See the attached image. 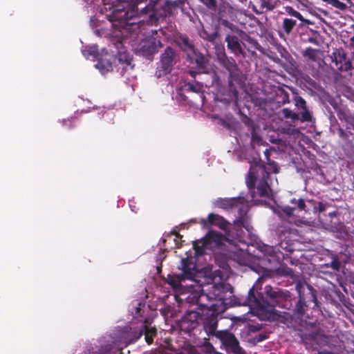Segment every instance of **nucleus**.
Masks as SVG:
<instances>
[{
    "label": "nucleus",
    "instance_id": "26",
    "mask_svg": "<svg viewBox=\"0 0 354 354\" xmlns=\"http://www.w3.org/2000/svg\"><path fill=\"white\" fill-rule=\"evenodd\" d=\"M319 50L312 47H308L305 49V50L302 53V55L304 57L308 58V60L316 62L317 59V54Z\"/></svg>",
    "mask_w": 354,
    "mask_h": 354
},
{
    "label": "nucleus",
    "instance_id": "42",
    "mask_svg": "<svg viewBox=\"0 0 354 354\" xmlns=\"http://www.w3.org/2000/svg\"><path fill=\"white\" fill-rule=\"evenodd\" d=\"M273 149V147H270V149H266L263 153H264V156H265V158H266V160L267 161V164L269 163L270 161H272L271 159H270V154H271V150Z\"/></svg>",
    "mask_w": 354,
    "mask_h": 354
},
{
    "label": "nucleus",
    "instance_id": "10",
    "mask_svg": "<svg viewBox=\"0 0 354 354\" xmlns=\"http://www.w3.org/2000/svg\"><path fill=\"white\" fill-rule=\"evenodd\" d=\"M177 52L170 46L167 47L160 56V69L159 76L171 73L177 62Z\"/></svg>",
    "mask_w": 354,
    "mask_h": 354
},
{
    "label": "nucleus",
    "instance_id": "34",
    "mask_svg": "<svg viewBox=\"0 0 354 354\" xmlns=\"http://www.w3.org/2000/svg\"><path fill=\"white\" fill-rule=\"evenodd\" d=\"M260 8L266 11H272L275 8V6L270 0H260Z\"/></svg>",
    "mask_w": 354,
    "mask_h": 354
},
{
    "label": "nucleus",
    "instance_id": "55",
    "mask_svg": "<svg viewBox=\"0 0 354 354\" xmlns=\"http://www.w3.org/2000/svg\"><path fill=\"white\" fill-rule=\"evenodd\" d=\"M119 354H122V352H120Z\"/></svg>",
    "mask_w": 354,
    "mask_h": 354
},
{
    "label": "nucleus",
    "instance_id": "23",
    "mask_svg": "<svg viewBox=\"0 0 354 354\" xmlns=\"http://www.w3.org/2000/svg\"><path fill=\"white\" fill-rule=\"evenodd\" d=\"M296 26V20L290 18H284L283 19L281 29L286 34V35H290Z\"/></svg>",
    "mask_w": 354,
    "mask_h": 354
},
{
    "label": "nucleus",
    "instance_id": "18",
    "mask_svg": "<svg viewBox=\"0 0 354 354\" xmlns=\"http://www.w3.org/2000/svg\"><path fill=\"white\" fill-rule=\"evenodd\" d=\"M336 113L339 120L344 121L354 130V113L346 107H339L336 109Z\"/></svg>",
    "mask_w": 354,
    "mask_h": 354
},
{
    "label": "nucleus",
    "instance_id": "11",
    "mask_svg": "<svg viewBox=\"0 0 354 354\" xmlns=\"http://www.w3.org/2000/svg\"><path fill=\"white\" fill-rule=\"evenodd\" d=\"M331 59L336 68L342 72L348 71L353 68L351 61L347 59V54L342 48H336L333 52Z\"/></svg>",
    "mask_w": 354,
    "mask_h": 354
},
{
    "label": "nucleus",
    "instance_id": "46",
    "mask_svg": "<svg viewBox=\"0 0 354 354\" xmlns=\"http://www.w3.org/2000/svg\"><path fill=\"white\" fill-rule=\"evenodd\" d=\"M318 209L319 212H323L325 210V205L322 203L319 202L318 203Z\"/></svg>",
    "mask_w": 354,
    "mask_h": 354
},
{
    "label": "nucleus",
    "instance_id": "21",
    "mask_svg": "<svg viewBox=\"0 0 354 354\" xmlns=\"http://www.w3.org/2000/svg\"><path fill=\"white\" fill-rule=\"evenodd\" d=\"M178 43L179 46L185 52H193L196 49L192 42L185 35H181L179 36Z\"/></svg>",
    "mask_w": 354,
    "mask_h": 354
},
{
    "label": "nucleus",
    "instance_id": "22",
    "mask_svg": "<svg viewBox=\"0 0 354 354\" xmlns=\"http://www.w3.org/2000/svg\"><path fill=\"white\" fill-rule=\"evenodd\" d=\"M193 248L195 250L196 255H202L205 253V249L209 248V245L203 237L201 240H197L193 242Z\"/></svg>",
    "mask_w": 354,
    "mask_h": 354
},
{
    "label": "nucleus",
    "instance_id": "33",
    "mask_svg": "<svg viewBox=\"0 0 354 354\" xmlns=\"http://www.w3.org/2000/svg\"><path fill=\"white\" fill-rule=\"evenodd\" d=\"M300 332L299 334L301 338V340L304 343L306 344L308 341H310L315 339V334L314 333H304L301 329H298Z\"/></svg>",
    "mask_w": 354,
    "mask_h": 354
},
{
    "label": "nucleus",
    "instance_id": "20",
    "mask_svg": "<svg viewBox=\"0 0 354 354\" xmlns=\"http://www.w3.org/2000/svg\"><path fill=\"white\" fill-rule=\"evenodd\" d=\"M187 92L194 93L199 95L202 102L203 103L205 96L203 91V86L198 82H187L184 85V88Z\"/></svg>",
    "mask_w": 354,
    "mask_h": 354
},
{
    "label": "nucleus",
    "instance_id": "2",
    "mask_svg": "<svg viewBox=\"0 0 354 354\" xmlns=\"http://www.w3.org/2000/svg\"><path fill=\"white\" fill-rule=\"evenodd\" d=\"M188 302L207 308L203 319V329L207 335H216L218 317L229 307L236 305L232 286L229 283L207 286L201 292L191 293Z\"/></svg>",
    "mask_w": 354,
    "mask_h": 354
},
{
    "label": "nucleus",
    "instance_id": "31",
    "mask_svg": "<svg viewBox=\"0 0 354 354\" xmlns=\"http://www.w3.org/2000/svg\"><path fill=\"white\" fill-rule=\"evenodd\" d=\"M277 95L280 99L279 102L283 104L290 103L289 93L283 88L279 89Z\"/></svg>",
    "mask_w": 354,
    "mask_h": 354
},
{
    "label": "nucleus",
    "instance_id": "44",
    "mask_svg": "<svg viewBox=\"0 0 354 354\" xmlns=\"http://www.w3.org/2000/svg\"><path fill=\"white\" fill-rule=\"evenodd\" d=\"M295 209V207H286L283 209V212L286 214L288 216H291L293 214L294 210Z\"/></svg>",
    "mask_w": 354,
    "mask_h": 354
},
{
    "label": "nucleus",
    "instance_id": "9",
    "mask_svg": "<svg viewBox=\"0 0 354 354\" xmlns=\"http://www.w3.org/2000/svg\"><path fill=\"white\" fill-rule=\"evenodd\" d=\"M201 313L194 310H188L184 315L178 322V326L181 331L187 333L189 335H195L194 330L199 326V319H201Z\"/></svg>",
    "mask_w": 354,
    "mask_h": 354
},
{
    "label": "nucleus",
    "instance_id": "49",
    "mask_svg": "<svg viewBox=\"0 0 354 354\" xmlns=\"http://www.w3.org/2000/svg\"><path fill=\"white\" fill-rule=\"evenodd\" d=\"M250 330H251L252 331H253V332H254V331H256V330H259V328H258L257 326H253V325H252V326H250Z\"/></svg>",
    "mask_w": 354,
    "mask_h": 354
},
{
    "label": "nucleus",
    "instance_id": "24",
    "mask_svg": "<svg viewBox=\"0 0 354 354\" xmlns=\"http://www.w3.org/2000/svg\"><path fill=\"white\" fill-rule=\"evenodd\" d=\"M239 36L245 40L246 42H248L249 44H250L254 49L259 50L261 47L259 44L258 43L257 40L252 37H250L249 35L245 33L244 31L239 30Z\"/></svg>",
    "mask_w": 354,
    "mask_h": 354
},
{
    "label": "nucleus",
    "instance_id": "17",
    "mask_svg": "<svg viewBox=\"0 0 354 354\" xmlns=\"http://www.w3.org/2000/svg\"><path fill=\"white\" fill-rule=\"evenodd\" d=\"M140 50L147 58H150L157 52V44L155 39H149L142 41Z\"/></svg>",
    "mask_w": 354,
    "mask_h": 354
},
{
    "label": "nucleus",
    "instance_id": "15",
    "mask_svg": "<svg viewBox=\"0 0 354 354\" xmlns=\"http://www.w3.org/2000/svg\"><path fill=\"white\" fill-rule=\"evenodd\" d=\"M143 335H145V341L149 345L153 343V337L157 335L156 328L149 326V322L147 319H145L144 324L138 333L136 339H140Z\"/></svg>",
    "mask_w": 354,
    "mask_h": 354
},
{
    "label": "nucleus",
    "instance_id": "41",
    "mask_svg": "<svg viewBox=\"0 0 354 354\" xmlns=\"http://www.w3.org/2000/svg\"><path fill=\"white\" fill-rule=\"evenodd\" d=\"M203 34L205 36H202V37L203 39H207V41H209L210 42L214 41V40L216 39L217 35H218L216 32L212 33V34H208L207 32H204Z\"/></svg>",
    "mask_w": 354,
    "mask_h": 354
},
{
    "label": "nucleus",
    "instance_id": "27",
    "mask_svg": "<svg viewBox=\"0 0 354 354\" xmlns=\"http://www.w3.org/2000/svg\"><path fill=\"white\" fill-rule=\"evenodd\" d=\"M285 9V12L292 16V17H294L297 19H298L299 20H300L302 23L301 24V25L303 24V23H307L308 21L306 20L304 17L302 16V15L298 12L297 10H295L291 6H286L284 8Z\"/></svg>",
    "mask_w": 354,
    "mask_h": 354
},
{
    "label": "nucleus",
    "instance_id": "43",
    "mask_svg": "<svg viewBox=\"0 0 354 354\" xmlns=\"http://www.w3.org/2000/svg\"><path fill=\"white\" fill-rule=\"evenodd\" d=\"M330 267L334 270H339V269L340 268V263H339V261L337 259L332 261V262L330 263Z\"/></svg>",
    "mask_w": 354,
    "mask_h": 354
},
{
    "label": "nucleus",
    "instance_id": "45",
    "mask_svg": "<svg viewBox=\"0 0 354 354\" xmlns=\"http://www.w3.org/2000/svg\"><path fill=\"white\" fill-rule=\"evenodd\" d=\"M74 121H75V119H73V120H64V123L66 126L68 127V129H71V128H73L75 127V124H73L74 123Z\"/></svg>",
    "mask_w": 354,
    "mask_h": 354
},
{
    "label": "nucleus",
    "instance_id": "40",
    "mask_svg": "<svg viewBox=\"0 0 354 354\" xmlns=\"http://www.w3.org/2000/svg\"><path fill=\"white\" fill-rule=\"evenodd\" d=\"M268 165L269 166L268 169L272 171V172L274 174H277L279 172V167L275 161H270L269 163H268Z\"/></svg>",
    "mask_w": 354,
    "mask_h": 354
},
{
    "label": "nucleus",
    "instance_id": "35",
    "mask_svg": "<svg viewBox=\"0 0 354 354\" xmlns=\"http://www.w3.org/2000/svg\"><path fill=\"white\" fill-rule=\"evenodd\" d=\"M290 203L292 204L295 205V209L297 208L301 211L304 210V211L306 212V203H305V201L304 199L299 198V199L297 200L295 198H292V199H291Z\"/></svg>",
    "mask_w": 354,
    "mask_h": 354
},
{
    "label": "nucleus",
    "instance_id": "36",
    "mask_svg": "<svg viewBox=\"0 0 354 354\" xmlns=\"http://www.w3.org/2000/svg\"><path fill=\"white\" fill-rule=\"evenodd\" d=\"M294 102L296 106L301 109L307 108L306 100L301 96L297 95L294 97Z\"/></svg>",
    "mask_w": 354,
    "mask_h": 354
},
{
    "label": "nucleus",
    "instance_id": "29",
    "mask_svg": "<svg viewBox=\"0 0 354 354\" xmlns=\"http://www.w3.org/2000/svg\"><path fill=\"white\" fill-rule=\"evenodd\" d=\"M337 134L340 138L342 140L347 141L349 140L350 138L354 139V134L349 130H345L342 127H339L337 129Z\"/></svg>",
    "mask_w": 354,
    "mask_h": 354
},
{
    "label": "nucleus",
    "instance_id": "52",
    "mask_svg": "<svg viewBox=\"0 0 354 354\" xmlns=\"http://www.w3.org/2000/svg\"><path fill=\"white\" fill-rule=\"evenodd\" d=\"M290 272H292L291 269H288V270L286 272L285 275H288V274H290Z\"/></svg>",
    "mask_w": 354,
    "mask_h": 354
},
{
    "label": "nucleus",
    "instance_id": "13",
    "mask_svg": "<svg viewBox=\"0 0 354 354\" xmlns=\"http://www.w3.org/2000/svg\"><path fill=\"white\" fill-rule=\"evenodd\" d=\"M220 338L227 351L232 352L234 354H240L241 347L239 342L233 334L223 332L221 334Z\"/></svg>",
    "mask_w": 354,
    "mask_h": 354
},
{
    "label": "nucleus",
    "instance_id": "38",
    "mask_svg": "<svg viewBox=\"0 0 354 354\" xmlns=\"http://www.w3.org/2000/svg\"><path fill=\"white\" fill-rule=\"evenodd\" d=\"M268 338V334H266L265 333H259V334L255 335L254 337H252V342L254 344H257V343L262 342Z\"/></svg>",
    "mask_w": 354,
    "mask_h": 354
},
{
    "label": "nucleus",
    "instance_id": "5",
    "mask_svg": "<svg viewBox=\"0 0 354 354\" xmlns=\"http://www.w3.org/2000/svg\"><path fill=\"white\" fill-rule=\"evenodd\" d=\"M218 64L225 68L229 73L227 82L226 86V95L230 100L238 101L239 88H241L244 84V77L242 72L239 69L233 57H228L223 53L218 56Z\"/></svg>",
    "mask_w": 354,
    "mask_h": 354
},
{
    "label": "nucleus",
    "instance_id": "8",
    "mask_svg": "<svg viewBox=\"0 0 354 354\" xmlns=\"http://www.w3.org/2000/svg\"><path fill=\"white\" fill-rule=\"evenodd\" d=\"M179 269L182 270L180 274L168 276L167 283L174 289H178L181 286V281L189 279L192 280L196 277L197 270L195 263L188 258L183 259Z\"/></svg>",
    "mask_w": 354,
    "mask_h": 354
},
{
    "label": "nucleus",
    "instance_id": "6",
    "mask_svg": "<svg viewBox=\"0 0 354 354\" xmlns=\"http://www.w3.org/2000/svg\"><path fill=\"white\" fill-rule=\"evenodd\" d=\"M180 0H150L149 3L140 8V15H145L147 24L157 25L160 19H163L172 13V10L179 6Z\"/></svg>",
    "mask_w": 354,
    "mask_h": 354
},
{
    "label": "nucleus",
    "instance_id": "30",
    "mask_svg": "<svg viewBox=\"0 0 354 354\" xmlns=\"http://www.w3.org/2000/svg\"><path fill=\"white\" fill-rule=\"evenodd\" d=\"M283 116L286 119H291L292 121L299 120V115L294 113L292 110L288 108H284L281 111Z\"/></svg>",
    "mask_w": 354,
    "mask_h": 354
},
{
    "label": "nucleus",
    "instance_id": "50",
    "mask_svg": "<svg viewBox=\"0 0 354 354\" xmlns=\"http://www.w3.org/2000/svg\"><path fill=\"white\" fill-rule=\"evenodd\" d=\"M189 74H190V75H191L192 77H194H194H195V76H196V73L195 71H189Z\"/></svg>",
    "mask_w": 354,
    "mask_h": 354
},
{
    "label": "nucleus",
    "instance_id": "14",
    "mask_svg": "<svg viewBox=\"0 0 354 354\" xmlns=\"http://www.w3.org/2000/svg\"><path fill=\"white\" fill-rule=\"evenodd\" d=\"M225 41L227 43V49L234 55H243L241 42L239 37L234 35L227 34L225 36Z\"/></svg>",
    "mask_w": 354,
    "mask_h": 354
},
{
    "label": "nucleus",
    "instance_id": "19",
    "mask_svg": "<svg viewBox=\"0 0 354 354\" xmlns=\"http://www.w3.org/2000/svg\"><path fill=\"white\" fill-rule=\"evenodd\" d=\"M192 53L193 54L192 57H191V56L188 55V57H190V59H192V62H194L196 64L197 68L198 69L205 70L208 64V60L202 53H201L196 49H195Z\"/></svg>",
    "mask_w": 354,
    "mask_h": 354
},
{
    "label": "nucleus",
    "instance_id": "47",
    "mask_svg": "<svg viewBox=\"0 0 354 354\" xmlns=\"http://www.w3.org/2000/svg\"><path fill=\"white\" fill-rule=\"evenodd\" d=\"M171 233V234L176 236V237H177V238H181L182 237V236L179 234V232H178L176 230H173Z\"/></svg>",
    "mask_w": 354,
    "mask_h": 354
},
{
    "label": "nucleus",
    "instance_id": "7",
    "mask_svg": "<svg viewBox=\"0 0 354 354\" xmlns=\"http://www.w3.org/2000/svg\"><path fill=\"white\" fill-rule=\"evenodd\" d=\"M245 203L246 200L243 196L230 198H218L215 201L216 207L225 209L241 205V207L239 208V217L234 221V228L236 231V235L238 236H241V234L243 232L242 228L250 231V217L247 214L248 207L245 205Z\"/></svg>",
    "mask_w": 354,
    "mask_h": 354
},
{
    "label": "nucleus",
    "instance_id": "28",
    "mask_svg": "<svg viewBox=\"0 0 354 354\" xmlns=\"http://www.w3.org/2000/svg\"><path fill=\"white\" fill-rule=\"evenodd\" d=\"M329 227L332 232H338L339 234L346 233V226L342 222H330Z\"/></svg>",
    "mask_w": 354,
    "mask_h": 354
},
{
    "label": "nucleus",
    "instance_id": "39",
    "mask_svg": "<svg viewBox=\"0 0 354 354\" xmlns=\"http://www.w3.org/2000/svg\"><path fill=\"white\" fill-rule=\"evenodd\" d=\"M330 4L341 10H345L347 8L345 3L339 1V0H330Z\"/></svg>",
    "mask_w": 354,
    "mask_h": 354
},
{
    "label": "nucleus",
    "instance_id": "4",
    "mask_svg": "<svg viewBox=\"0 0 354 354\" xmlns=\"http://www.w3.org/2000/svg\"><path fill=\"white\" fill-rule=\"evenodd\" d=\"M250 165L245 183L251 194V198L253 199L256 196L255 188L257 189L259 196L268 197L271 191L268 181L270 174L265 162L261 159L253 158L250 162Z\"/></svg>",
    "mask_w": 354,
    "mask_h": 354
},
{
    "label": "nucleus",
    "instance_id": "16",
    "mask_svg": "<svg viewBox=\"0 0 354 354\" xmlns=\"http://www.w3.org/2000/svg\"><path fill=\"white\" fill-rule=\"evenodd\" d=\"M209 247H218L223 244L225 236L220 232L209 231L204 236Z\"/></svg>",
    "mask_w": 354,
    "mask_h": 354
},
{
    "label": "nucleus",
    "instance_id": "32",
    "mask_svg": "<svg viewBox=\"0 0 354 354\" xmlns=\"http://www.w3.org/2000/svg\"><path fill=\"white\" fill-rule=\"evenodd\" d=\"M301 110L302 111L300 112V117L299 116V120L301 122H311L313 116L308 107Z\"/></svg>",
    "mask_w": 354,
    "mask_h": 354
},
{
    "label": "nucleus",
    "instance_id": "48",
    "mask_svg": "<svg viewBox=\"0 0 354 354\" xmlns=\"http://www.w3.org/2000/svg\"><path fill=\"white\" fill-rule=\"evenodd\" d=\"M337 214H338V213L337 212H335V211H333V212H330L328 214L329 216L331 217V218L335 217Z\"/></svg>",
    "mask_w": 354,
    "mask_h": 354
},
{
    "label": "nucleus",
    "instance_id": "51",
    "mask_svg": "<svg viewBox=\"0 0 354 354\" xmlns=\"http://www.w3.org/2000/svg\"><path fill=\"white\" fill-rule=\"evenodd\" d=\"M225 26H229L230 23L227 21H223L222 23Z\"/></svg>",
    "mask_w": 354,
    "mask_h": 354
},
{
    "label": "nucleus",
    "instance_id": "1",
    "mask_svg": "<svg viewBox=\"0 0 354 354\" xmlns=\"http://www.w3.org/2000/svg\"><path fill=\"white\" fill-rule=\"evenodd\" d=\"M295 289L298 293L299 299L295 302L293 308V298L288 290L281 289L278 287H272L267 285L264 288L263 293H258L256 296L254 288L252 287L248 291V300L250 305L254 306L261 310L270 308L269 310L278 307L281 309L290 310L291 315L295 317L304 322L306 328H313L314 324L304 320L308 317L306 315L308 305L311 303L315 306L317 304L316 290L306 282L299 281L296 283Z\"/></svg>",
    "mask_w": 354,
    "mask_h": 354
},
{
    "label": "nucleus",
    "instance_id": "54",
    "mask_svg": "<svg viewBox=\"0 0 354 354\" xmlns=\"http://www.w3.org/2000/svg\"><path fill=\"white\" fill-rule=\"evenodd\" d=\"M109 2H104V5L109 4Z\"/></svg>",
    "mask_w": 354,
    "mask_h": 354
},
{
    "label": "nucleus",
    "instance_id": "53",
    "mask_svg": "<svg viewBox=\"0 0 354 354\" xmlns=\"http://www.w3.org/2000/svg\"><path fill=\"white\" fill-rule=\"evenodd\" d=\"M252 139L254 140L255 137H256V134L254 133H252Z\"/></svg>",
    "mask_w": 354,
    "mask_h": 354
},
{
    "label": "nucleus",
    "instance_id": "3",
    "mask_svg": "<svg viewBox=\"0 0 354 354\" xmlns=\"http://www.w3.org/2000/svg\"><path fill=\"white\" fill-rule=\"evenodd\" d=\"M125 7L117 6L112 9L111 13L106 15L107 19L111 22L110 42L114 46L115 51V59L123 65L122 71H126V66H130L131 57L124 46V40L129 37H136L140 32L138 19L139 12L133 8L126 10Z\"/></svg>",
    "mask_w": 354,
    "mask_h": 354
},
{
    "label": "nucleus",
    "instance_id": "25",
    "mask_svg": "<svg viewBox=\"0 0 354 354\" xmlns=\"http://www.w3.org/2000/svg\"><path fill=\"white\" fill-rule=\"evenodd\" d=\"M96 68H98L101 73H105L110 71H112L113 66L111 62L109 61H105L104 59L98 60L95 65Z\"/></svg>",
    "mask_w": 354,
    "mask_h": 354
},
{
    "label": "nucleus",
    "instance_id": "37",
    "mask_svg": "<svg viewBox=\"0 0 354 354\" xmlns=\"http://www.w3.org/2000/svg\"><path fill=\"white\" fill-rule=\"evenodd\" d=\"M209 10H216L217 8L216 0H199Z\"/></svg>",
    "mask_w": 354,
    "mask_h": 354
},
{
    "label": "nucleus",
    "instance_id": "12",
    "mask_svg": "<svg viewBox=\"0 0 354 354\" xmlns=\"http://www.w3.org/2000/svg\"><path fill=\"white\" fill-rule=\"evenodd\" d=\"M201 224L205 228L214 225L221 230H225L230 223L223 216L214 213H210L207 218H202L201 220Z\"/></svg>",
    "mask_w": 354,
    "mask_h": 354
}]
</instances>
